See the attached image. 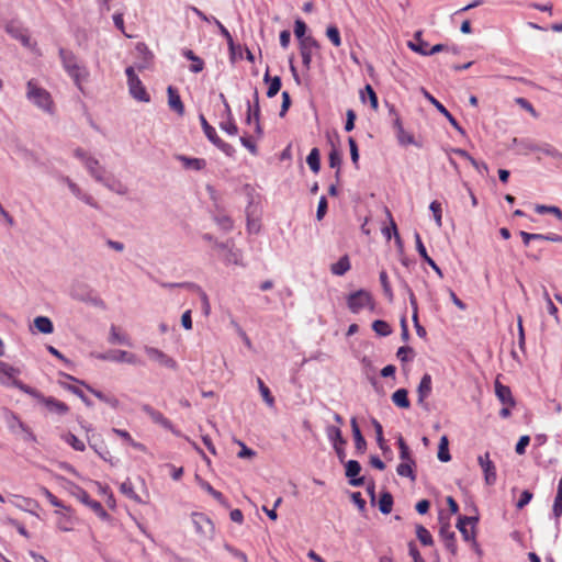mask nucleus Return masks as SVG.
Segmentation results:
<instances>
[{
  "instance_id": "obj_55",
  "label": "nucleus",
  "mask_w": 562,
  "mask_h": 562,
  "mask_svg": "<svg viewBox=\"0 0 562 562\" xmlns=\"http://www.w3.org/2000/svg\"><path fill=\"white\" fill-rule=\"evenodd\" d=\"M372 423V426L374 427V430H375V435H376V442L379 445V447L384 450L385 449V440H384V437H383V428H382V425L380 424L379 420H376L375 418H372L371 420Z\"/></svg>"
},
{
  "instance_id": "obj_4",
  "label": "nucleus",
  "mask_w": 562,
  "mask_h": 562,
  "mask_svg": "<svg viewBox=\"0 0 562 562\" xmlns=\"http://www.w3.org/2000/svg\"><path fill=\"white\" fill-rule=\"evenodd\" d=\"M347 306L351 313L358 314L361 310L374 307L372 294L367 290H358L347 296Z\"/></svg>"
},
{
  "instance_id": "obj_30",
  "label": "nucleus",
  "mask_w": 562,
  "mask_h": 562,
  "mask_svg": "<svg viewBox=\"0 0 562 562\" xmlns=\"http://www.w3.org/2000/svg\"><path fill=\"white\" fill-rule=\"evenodd\" d=\"M182 55L192 61L190 70L194 74L201 72L204 68V61L196 56L191 49H184Z\"/></svg>"
},
{
  "instance_id": "obj_25",
  "label": "nucleus",
  "mask_w": 562,
  "mask_h": 562,
  "mask_svg": "<svg viewBox=\"0 0 562 562\" xmlns=\"http://www.w3.org/2000/svg\"><path fill=\"white\" fill-rule=\"evenodd\" d=\"M407 46L415 53L419 54V55H423V56H428V43L426 41L423 40L422 37V31H418L415 33L414 35V41H409L407 43Z\"/></svg>"
},
{
  "instance_id": "obj_14",
  "label": "nucleus",
  "mask_w": 562,
  "mask_h": 562,
  "mask_svg": "<svg viewBox=\"0 0 562 562\" xmlns=\"http://www.w3.org/2000/svg\"><path fill=\"white\" fill-rule=\"evenodd\" d=\"M439 536L443 541L445 548L452 554L456 555L458 552L456 532L451 529L449 522L441 525Z\"/></svg>"
},
{
  "instance_id": "obj_32",
  "label": "nucleus",
  "mask_w": 562,
  "mask_h": 562,
  "mask_svg": "<svg viewBox=\"0 0 562 562\" xmlns=\"http://www.w3.org/2000/svg\"><path fill=\"white\" fill-rule=\"evenodd\" d=\"M109 342L113 344V345L114 344H123L126 346H132L130 338L125 334H122L119 330V328L114 325H112L110 328Z\"/></svg>"
},
{
  "instance_id": "obj_34",
  "label": "nucleus",
  "mask_w": 562,
  "mask_h": 562,
  "mask_svg": "<svg viewBox=\"0 0 562 562\" xmlns=\"http://www.w3.org/2000/svg\"><path fill=\"white\" fill-rule=\"evenodd\" d=\"M266 82H269L267 97L273 98L281 89V78L279 76H276L273 78L269 77V72L267 71L263 77Z\"/></svg>"
},
{
  "instance_id": "obj_15",
  "label": "nucleus",
  "mask_w": 562,
  "mask_h": 562,
  "mask_svg": "<svg viewBox=\"0 0 562 562\" xmlns=\"http://www.w3.org/2000/svg\"><path fill=\"white\" fill-rule=\"evenodd\" d=\"M424 97L441 113L443 114L449 123L462 135H464V130L460 126L458 121L453 117V115L446 109V106L440 103L436 98H434L427 90L423 89Z\"/></svg>"
},
{
  "instance_id": "obj_35",
  "label": "nucleus",
  "mask_w": 562,
  "mask_h": 562,
  "mask_svg": "<svg viewBox=\"0 0 562 562\" xmlns=\"http://www.w3.org/2000/svg\"><path fill=\"white\" fill-rule=\"evenodd\" d=\"M35 328L43 334H52L54 330V326L52 321L45 316H37L34 319Z\"/></svg>"
},
{
  "instance_id": "obj_50",
  "label": "nucleus",
  "mask_w": 562,
  "mask_h": 562,
  "mask_svg": "<svg viewBox=\"0 0 562 562\" xmlns=\"http://www.w3.org/2000/svg\"><path fill=\"white\" fill-rule=\"evenodd\" d=\"M328 162L330 168H337L336 177L340 173L341 155L337 148H333L328 156Z\"/></svg>"
},
{
  "instance_id": "obj_18",
  "label": "nucleus",
  "mask_w": 562,
  "mask_h": 562,
  "mask_svg": "<svg viewBox=\"0 0 562 562\" xmlns=\"http://www.w3.org/2000/svg\"><path fill=\"white\" fill-rule=\"evenodd\" d=\"M494 387H495V395L503 405H507L508 407L516 406V401L513 396V393H512V390L509 389V386L502 384L501 381L498 379H496L495 383H494Z\"/></svg>"
},
{
  "instance_id": "obj_23",
  "label": "nucleus",
  "mask_w": 562,
  "mask_h": 562,
  "mask_svg": "<svg viewBox=\"0 0 562 562\" xmlns=\"http://www.w3.org/2000/svg\"><path fill=\"white\" fill-rule=\"evenodd\" d=\"M143 412L146 413L149 418L155 423V424H158L167 429L171 428V422L164 416L162 413H160L159 411L153 408L150 405H143L142 407Z\"/></svg>"
},
{
  "instance_id": "obj_47",
  "label": "nucleus",
  "mask_w": 562,
  "mask_h": 562,
  "mask_svg": "<svg viewBox=\"0 0 562 562\" xmlns=\"http://www.w3.org/2000/svg\"><path fill=\"white\" fill-rule=\"evenodd\" d=\"M413 465H415V462L412 463L409 461H402L397 468H396V472L400 476H406V477H411L412 480L415 479V475L413 473Z\"/></svg>"
},
{
  "instance_id": "obj_48",
  "label": "nucleus",
  "mask_w": 562,
  "mask_h": 562,
  "mask_svg": "<svg viewBox=\"0 0 562 562\" xmlns=\"http://www.w3.org/2000/svg\"><path fill=\"white\" fill-rule=\"evenodd\" d=\"M372 329L380 336H389L392 333L391 326L385 321H374L372 324Z\"/></svg>"
},
{
  "instance_id": "obj_29",
  "label": "nucleus",
  "mask_w": 562,
  "mask_h": 562,
  "mask_svg": "<svg viewBox=\"0 0 562 562\" xmlns=\"http://www.w3.org/2000/svg\"><path fill=\"white\" fill-rule=\"evenodd\" d=\"M351 268L349 257L342 256L337 262L330 266V271L335 276H344Z\"/></svg>"
},
{
  "instance_id": "obj_41",
  "label": "nucleus",
  "mask_w": 562,
  "mask_h": 562,
  "mask_svg": "<svg viewBox=\"0 0 562 562\" xmlns=\"http://www.w3.org/2000/svg\"><path fill=\"white\" fill-rule=\"evenodd\" d=\"M393 497L389 492L382 493L379 501V509L383 514H390L392 512Z\"/></svg>"
},
{
  "instance_id": "obj_57",
  "label": "nucleus",
  "mask_w": 562,
  "mask_h": 562,
  "mask_svg": "<svg viewBox=\"0 0 562 562\" xmlns=\"http://www.w3.org/2000/svg\"><path fill=\"white\" fill-rule=\"evenodd\" d=\"M538 151L547 155V156H550V157H553V158H561L562 157V154L555 148L553 147L552 145H549V144H544V145H541L537 148Z\"/></svg>"
},
{
  "instance_id": "obj_59",
  "label": "nucleus",
  "mask_w": 562,
  "mask_h": 562,
  "mask_svg": "<svg viewBox=\"0 0 562 562\" xmlns=\"http://www.w3.org/2000/svg\"><path fill=\"white\" fill-rule=\"evenodd\" d=\"M530 442V437L528 435H524L519 438L518 442L516 443L515 451L517 454H524L526 452V448Z\"/></svg>"
},
{
  "instance_id": "obj_17",
  "label": "nucleus",
  "mask_w": 562,
  "mask_h": 562,
  "mask_svg": "<svg viewBox=\"0 0 562 562\" xmlns=\"http://www.w3.org/2000/svg\"><path fill=\"white\" fill-rule=\"evenodd\" d=\"M255 105L251 106L250 104H248V110H247V117H246V123L247 124H251L254 122V130L255 132L261 136L262 135V128H261V125H260V106H259V100H258V92L256 91L255 92Z\"/></svg>"
},
{
  "instance_id": "obj_26",
  "label": "nucleus",
  "mask_w": 562,
  "mask_h": 562,
  "mask_svg": "<svg viewBox=\"0 0 562 562\" xmlns=\"http://www.w3.org/2000/svg\"><path fill=\"white\" fill-rule=\"evenodd\" d=\"M85 386L87 387V390L92 393L98 400H100L101 402L108 404L110 407H112L113 409H117L120 407V401L116 396L114 395H109V394H104L103 392L99 391V390H95L87 384H85Z\"/></svg>"
},
{
  "instance_id": "obj_64",
  "label": "nucleus",
  "mask_w": 562,
  "mask_h": 562,
  "mask_svg": "<svg viewBox=\"0 0 562 562\" xmlns=\"http://www.w3.org/2000/svg\"><path fill=\"white\" fill-rule=\"evenodd\" d=\"M221 128L223 131H225L227 134L229 135H236L238 133V127L237 125L235 124V122L233 120H228L227 122L225 123H222L221 124Z\"/></svg>"
},
{
  "instance_id": "obj_33",
  "label": "nucleus",
  "mask_w": 562,
  "mask_h": 562,
  "mask_svg": "<svg viewBox=\"0 0 562 562\" xmlns=\"http://www.w3.org/2000/svg\"><path fill=\"white\" fill-rule=\"evenodd\" d=\"M179 159L183 164V167L187 169L202 170L206 166V161L203 158H189L186 156H180Z\"/></svg>"
},
{
  "instance_id": "obj_12",
  "label": "nucleus",
  "mask_w": 562,
  "mask_h": 562,
  "mask_svg": "<svg viewBox=\"0 0 562 562\" xmlns=\"http://www.w3.org/2000/svg\"><path fill=\"white\" fill-rule=\"evenodd\" d=\"M144 350L150 360L159 363L160 366L171 370H176L178 368L177 361L164 351L148 346H146Z\"/></svg>"
},
{
  "instance_id": "obj_39",
  "label": "nucleus",
  "mask_w": 562,
  "mask_h": 562,
  "mask_svg": "<svg viewBox=\"0 0 562 562\" xmlns=\"http://www.w3.org/2000/svg\"><path fill=\"white\" fill-rule=\"evenodd\" d=\"M361 100L366 102V98L368 97L371 108L376 111L379 108L378 97L375 91L370 85L364 87V90L361 91Z\"/></svg>"
},
{
  "instance_id": "obj_42",
  "label": "nucleus",
  "mask_w": 562,
  "mask_h": 562,
  "mask_svg": "<svg viewBox=\"0 0 562 562\" xmlns=\"http://www.w3.org/2000/svg\"><path fill=\"white\" fill-rule=\"evenodd\" d=\"M416 536L422 544L424 546H432L434 539L431 533L424 526L418 525L416 527Z\"/></svg>"
},
{
  "instance_id": "obj_24",
  "label": "nucleus",
  "mask_w": 562,
  "mask_h": 562,
  "mask_svg": "<svg viewBox=\"0 0 562 562\" xmlns=\"http://www.w3.org/2000/svg\"><path fill=\"white\" fill-rule=\"evenodd\" d=\"M350 424H351V430H352L356 450L359 453H364V451L367 449V441L361 434V430L358 426L356 417L351 418Z\"/></svg>"
},
{
  "instance_id": "obj_2",
  "label": "nucleus",
  "mask_w": 562,
  "mask_h": 562,
  "mask_svg": "<svg viewBox=\"0 0 562 562\" xmlns=\"http://www.w3.org/2000/svg\"><path fill=\"white\" fill-rule=\"evenodd\" d=\"M20 391L35 398L40 404L46 407V409L50 413L57 415H66L69 412V407L66 403L53 397V396H44L40 391L30 386L23 385L20 386Z\"/></svg>"
},
{
  "instance_id": "obj_38",
  "label": "nucleus",
  "mask_w": 562,
  "mask_h": 562,
  "mask_svg": "<svg viewBox=\"0 0 562 562\" xmlns=\"http://www.w3.org/2000/svg\"><path fill=\"white\" fill-rule=\"evenodd\" d=\"M200 122H201L203 132H204L205 136L207 137V139L212 144L218 142L220 137H218L215 128L212 125L209 124V122L206 121V119L202 114L200 115Z\"/></svg>"
},
{
  "instance_id": "obj_19",
  "label": "nucleus",
  "mask_w": 562,
  "mask_h": 562,
  "mask_svg": "<svg viewBox=\"0 0 562 562\" xmlns=\"http://www.w3.org/2000/svg\"><path fill=\"white\" fill-rule=\"evenodd\" d=\"M105 360H111L115 362H126L130 364H136L138 363L137 357L134 353L124 351V350H115L112 352H109L108 355H104L101 357Z\"/></svg>"
},
{
  "instance_id": "obj_40",
  "label": "nucleus",
  "mask_w": 562,
  "mask_h": 562,
  "mask_svg": "<svg viewBox=\"0 0 562 562\" xmlns=\"http://www.w3.org/2000/svg\"><path fill=\"white\" fill-rule=\"evenodd\" d=\"M257 384L263 401L268 406L272 407L274 405V397L272 396L269 387L260 378H257Z\"/></svg>"
},
{
  "instance_id": "obj_61",
  "label": "nucleus",
  "mask_w": 562,
  "mask_h": 562,
  "mask_svg": "<svg viewBox=\"0 0 562 562\" xmlns=\"http://www.w3.org/2000/svg\"><path fill=\"white\" fill-rule=\"evenodd\" d=\"M532 493L528 490H525L520 494V498L518 499L516 507L517 509H522L526 505L529 504V502L532 499Z\"/></svg>"
},
{
  "instance_id": "obj_62",
  "label": "nucleus",
  "mask_w": 562,
  "mask_h": 562,
  "mask_svg": "<svg viewBox=\"0 0 562 562\" xmlns=\"http://www.w3.org/2000/svg\"><path fill=\"white\" fill-rule=\"evenodd\" d=\"M305 32H306V24L297 19L295 21V25H294V34L295 36L301 41L302 38H305Z\"/></svg>"
},
{
  "instance_id": "obj_58",
  "label": "nucleus",
  "mask_w": 562,
  "mask_h": 562,
  "mask_svg": "<svg viewBox=\"0 0 562 562\" xmlns=\"http://www.w3.org/2000/svg\"><path fill=\"white\" fill-rule=\"evenodd\" d=\"M348 144H349V148H350L351 160H352L353 165L356 166V168H359V166H358V162H359L358 145L352 137H349Z\"/></svg>"
},
{
  "instance_id": "obj_60",
  "label": "nucleus",
  "mask_w": 562,
  "mask_h": 562,
  "mask_svg": "<svg viewBox=\"0 0 562 562\" xmlns=\"http://www.w3.org/2000/svg\"><path fill=\"white\" fill-rule=\"evenodd\" d=\"M214 145L218 149H221L226 156L233 157L235 154V148L231 144L222 140L221 138H218V142L214 143Z\"/></svg>"
},
{
  "instance_id": "obj_7",
  "label": "nucleus",
  "mask_w": 562,
  "mask_h": 562,
  "mask_svg": "<svg viewBox=\"0 0 562 562\" xmlns=\"http://www.w3.org/2000/svg\"><path fill=\"white\" fill-rule=\"evenodd\" d=\"M74 495L77 497L78 501L88 506L100 519L108 520L110 518V515L104 509L102 504L98 501L92 499L88 492L85 491L83 488L77 487Z\"/></svg>"
},
{
  "instance_id": "obj_56",
  "label": "nucleus",
  "mask_w": 562,
  "mask_h": 562,
  "mask_svg": "<svg viewBox=\"0 0 562 562\" xmlns=\"http://www.w3.org/2000/svg\"><path fill=\"white\" fill-rule=\"evenodd\" d=\"M120 491H121L124 495H126L127 497H130V498H132V499H134V501H136V502H139V497H138V495L135 493L134 487H133V485H132L131 481H125V482H123V483L121 484V486H120Z\"/></svg>"
},
{
  "instance_id": "obj_45",
  "label": "nucleus",
  "mask_w": 562,
  "mask_h": 562,
  "mask_svg": "<svg viewBox=\"0 0 562 562\" xmlns=\"http://www.w3.org/2000/svg\"><path fill=\"white\" fill-rule=\"evenodd\" d=\"M553 515L555 519H559L562 515V477L558 484V492L553 503Z\"/></svg>"
},
{
  "instance_id": "obj_22",
  "label": "nucleus",
  "mask_w": 562,
  "mask_h": 562,
  "mask_svg": "<svg viewBox=\"0 0 562 562\" xmlns=\"http://www.w3.org/2000/svg\"><path fill=\"white\" fill-rule=\"evenodd\" d=\"M168 92V104L171 110L177 112L178 115L182 116L184 114V105L181 101V98L173 87L169 86L167 89Z\"/></svg>"
},
{
  "instance_id": "obj_36",
  "label": "nucleus",
  "mask_w": 562,
  "mask_h": 562,
  "mask_svg": "<svg viewBox=\"0 0 562 562\" xmlns=\"http://www.w3.org/2000/svg\"><path fill=\"white\" fill-rule=\"evenodd\" d=\"M306 162L314 173H317L321 169V154L318 148L314 147L310 151Z\"/></svg>"
},
{
  "instance_id": "obj_52",
  "label": "nucleus",
  "mask_w": 562,
  "mask_h": 562,
  "mask_svg": "<svg viewBox=\"0 0 562 562\" xmlns=\"http://www.w3.org/2000/svg\"><path fill=\"white\" fill-rule=\"evenodd\" d=\"M326 35L334 46L339 47L341 45V37L337 26H328L326 30Z\"/></svg>"
},
{
  "instance_id": "obj_44",
  "label": "nucleus",
  "mask_w": 562,
  "mask_h": 562,
  "mask_svg": "<svg viewBox=\"0 0 562 562\" xmlns=\"http://www.w3.org/2000/svg\"><path fill=\"white\" fill-rule=\"evenodd\" d=\"M380 282H381L384 295L387 297V300L390 302H392L394 299V294H393V290H392V286L389 281L387 273L384 270H382L380 272Z\"/></svg>"
},
{
  "instance_id": "obj_20",
  "label": "nucleus",
  "mask_w": 562,
  "mask_h": 562,
  "mask_svg": "<svg viewBox=\"0 0 562 562\" xmlns=\"http://www.w3.org/2000/svg\"><path fill=\"white\" fill-rule=\"evenodd\" d=\"M415 241H416V249L420 257L436 271V273L442 278L443 273L441 269L438 267V265L428 256V252L426 250V247L423 244L422 237L419 233L415 234Z\"/></svg>"
},
{
  "instance_id": "obj_9",
  "label": "nucleus",
  "mask_w": 562,
  "mask_h": 562,
  "mask_svg": "<svg viewBox=\"0 0 562 562\" xmlns=\"http://www.w3.org/2000/svg\"><path fill=\"white\" fill-rule=\"evenodd\" d=\"M0 383L3 385H13L14 387L20 390V386L25 385L22 381L18 379L20 374V370L10 366L7 362L0 361Z\"/></svg>"
},
{
  "instance_id": "obj_53",
  "label": "nucleus",
  "mask_w": 562,
  "mask_h": 562,
  "mask_svg": "<svg viewBox=\"0 0 562 562\" xmlns=\"http://www.w3.org/2000/svg\"><path fill=\"white\" fill-rule=\"evenodd\" d=\"M430 211L434 214V218L438 227L442 226V210L441 203L438 201H432L429 205Z\"/></svg>"
},
{
  "instance_id": "obj_43",
  "label": "nucleus",
  "mask_w": 562,
  "mask_h": 562,
  "mask_svg": "<svg viewBox=\"0 0 562 562\" xmlns=\"http://www.w3.org/2000/svg\"><path fill=\"white\" fill-rule=\"evenodd\" d=\"M448 445H449L448 438L446 436H442L440 439V442H439V447H438V459L442 462H448L451 460Z\"/></svg>"
},
{
  "instance_id": "obj_49",
  "label": "nucleus",
  "mask_w": 562,
  "mask_h": 562,
  "mask_svg": "<svg viewBox=\"0 0 562 562\" xmlns=\"http://www.w3.org/2000/svg\"><path fill=\"white\" fill-rule=\"evenodd\" d=\"M397 446H398V449H400V458H401V460L402 461H409V462L414 463V460L411 457L409 448H408V446L406 445L405 440L403 439V437L401 435L397 438Z\"/></svg>"
},
{
  "instance_id": "obj_10",
  "label": "nucleus",
  "mask_w": 562,
  "mask_h": 562,
  "mask_svg": "<svg viewBox=\"0 0 562 562\" xmlns=\"http://www.w3.org/2000/svg\"><path fill=\"white\" fill-rule=\"evenodd\" d=\"M318 48H319V45L314 37L307 36V37L301 40L300 54L302 57L303 66L305 68L308 69L311 67L313 54Z\"/></svg>"
},
{
  "instance_id": "obj_6",
  "label": "nucleus",
  "mask_w": 562,
  "mask_h": 562,
  "mask_svg": "<svg viewBox=\"0 0 562 562\" xmlns=\"http://www.w3.org/2000/svg\"><path fill=\"white\" fill-rule=\"evenodd\" d=\"M5 31L13 38H15L19 42H21V44L24 47H26V48H29L31 50H35V48L37 46V43L33 42L31 40L29 30L26 27H24L22 24H20L18 22H14V21H11V22L7 23Z\"/></svg>"
},
{
  "instance_id": "obj_3",
  "label": "nucleus",
  "mask_w": 562,
  "mask_h": 562,
  "mask_svg": "<svg viewBox=\"0 0 562 562\" xmlns=\"http://www.w3.org/2000/svg\"><path fill=\"white\" fill-rule=\"evenodd\" d=\"M27 92L26 95L29 100H31L36 106L41 108L46 112H53L54 102L52 100L50 93L38 87L34 80H30L27 82Z\"/></svg>"
},
{
  "instance_id": "obj_21",
  "label": "nucleus",
  "mask_w": 562,
  "mask_h": 562,
  "mask_svg": "<svg viewBox=\"0 0 562 562\" xmlns=\"http://www.w3.org/2000/svg\"><path fill=\"white\" fill-rule=\"evenodd\" d=\"M361 471V465L356 460H350L346 463V475L350 477V484L353 486H359L363 484L362 477H357Z\"/></svg>"
},
{
  "instance_id": "obj_13",
  "label": "nucleus",
  "mask_w": 562,
  "mask_h": 562,
  "mask_svg": "<svg viewBox=\"0 0 562 562\" xmlns=\"http://www.w3.org/2000/svg\"><path fill=\"white\" fill-rule=\"evenodd\" d=\"M477 462L484 473V481L486 485H494L497 475L495 464L490 458V452H485L484 454L479 456Z\"/></svg>"
},
{
  "instance_id": "obj_11",
  "label": "nucleus",
  "mask_w": 562,
  "mask_h": 562,
  "mask_svg": "<svg viewBox=\"0 0 562 562\" xmlns=\"http://www.w3.org/2000/svg\"><path fill=\"white\" fill-rule=\"evenodd\" d=\"M192 522L195 531L204 538H210L214 532V525L212 520L202 513L192 514Z\"/></svg>"
},
{
  "instance_id": "obj_16",
  "label": "nucleus",
  "mask_w": 562,
  "mask_h": 562,
  "mask_svg": "<svg viewBox=\"0 0 562 562\" xmlns=\"http://www.w3.org/2000/svg\"><path fill=\"white\" fill-rule=\"evenodd\" d=\"M476 518L460 516L458 519L457 528L461 532L464 541H471L475 538L474 522Z\"/></svg>"
},
{
  "instance_id": "obj_54",
  "label": "nucleus",
  "mask_w": 562,
  "mask_h": 562,
  "mask_svg": "<svg viewBox=\"0 0 562 562\" xmlns=\"http://www.w3.org/2000/svg\"><path fill=\"white\" fill-rule=\"evenodd\" d=\"M396 137L402 146L416 145L414 136L405 130L398 131Z\"/></svg>"
},
{
  "instance_id": "obj_63",
  "label": "nucleus",
  "mask_w": 562,
  "mask_h": 562,
  "mask_svg": "<svg viewBox=\"0 0 562 562\" xmlns=\"http://www.w3.org/2000/svg\"><path fill=\"white\" fill-rule=\"evenodd\" d=\"M408 551L414 562H425L416 544L413 541L408 543Z\"/></svg>"
},
{
  "instance_id": "obj_31",
  "label": "nucleus",
  "mask_w": 562,
  "mask_h": 562,
  "mask_svg": "<svg viewBox=\"0 0 562 562\" xmlns=\"http://www.w3.org/2000/svg\"><path fill=\"white\" fill-rule=\"evenodd\" d=\"M392 402L401 407L408 408L411 406V402L408 400V392L406 389H398L392 394Z\"/></svg>"
},
{
  "instance_id": "obj_5",
  "label": "nucleus",
  "mask_w": 562,
  "mask_h": 562,
  "mask_svg": "<svg viewBox=\"0 0 562 562\" xmlns=\"http://www.w3.org/2000/svg\"><path fill=\"white\" fill-rule=\"evenodd\" d=\"M125 74L127 76L128 90L132 97L140 102H149L150 97L140 79L135 74L134 68L127 67Z\"/></svg>"
},
{
  "instance_id": "obj_28",
  "label": "nucleus",
  "mask_w": 562,
  "mask_h": 562,
  "mask_svg": "<svg viewBox=\"0 0 562 562\" xmlns=\"http://www.w3.org/2000/svg\"><path fill=\"white\" fill-rule=\"evenodd\" d=\"M195 480L206 493L214 497L218 503L226 505V499L220 491L213 488V486L209 482L202 480L199 475H195Z\"/></svg>"
},
{
  "instance_id": "obj_51",
  "label": "nucleus",
  "mask_w": 562,
  "mask_h": 562,
  "mask_svg": "<svg viewBox=\"0 0 562 562\" xmlns=\"http://www.w3.org/2000/svg\"><path fill=\"white\" fill-rule=\"evenodd\" d=\"M65 441L71 446L72 449H75L76 451H85L86 450V445L85 442L79 439L77 436H75L74 434H67L65 436Z\"/></svg>"
},
{
  "instance_id": "obj_8",
  "label": "nucleus",
  "mask_w": 562,
  "mask_h": 562,
  "mask_svg": "<svg viewBox=\"0 0 562 562\" xmlns=\"http://www.w3.org/2000/svg\"><path fill=\"white\" fill-rule=\"evenodd\" d=\"M326 435L328 439L333 442V447L338 459L344 462L346 459V450L345 447L347 445L346 439L342 437L341 430L336 426H327Z\"/></svg>"
},
{
  "instance_id": "obj_1",
  "label": "nucleus",
  "mask_w": 562,
  "mask_h": 562,
  "mask_svg": "<svg viewBox=\"0 0 562 562\" xmlns=\"http://www.w3.org/2000/svg\"><path fill=\"white\" fill-rule=\"evenodd\" d=\"M59 57L67 74L74 79L77 87L81 89V82L88 78V70L77 63V57L71 50L60 48Z\"/></svg>"
},
{
  "instance_id": "obj_46",
  "label": "nucleus",
  "mask_w": 562,
  "mask_h": 562,
  "mask_svg": "<svg viewBox=\"0 0 562 562\" xmlns=\"http://www.w3.org/2000/svg\"><path fill=\"white\" fill-rule=\"evenodd\" d=\"M538 214L550 213L553 214L558 220L562 221V211L558 206L538 204L535 207Z\"/></svg>"
},
{
  "instance_id": "obj_37",
  "label": "nucleus",
  "mask_w": 562,
  "mask_h": 562,
  "mask_svg": "<svg viewBox=\"0 0 562 562\" xmlns=\"http://www.w3.org/2000/svg\"><path fill=\"white\" fill-rule=\"evenodd\" d=\"M83 164L97 180H102V168L100 167L99 161L97 159L92 157H87Z\"/></svg>"
},
{
  "instance_id": "obj_27",
  "label": "nucleus",
  "mask_w": 562,
  "mask_h": 562,
  "mask_svg": "<svg viewBox=\"0 0 562 562\" xmlns=\"http://www.w3.org/2000/svg\"><path fill=\"white\" fill-rule=\"evenodd\" d=\"M418 403H423L431 393V375L425 373L419 382L418 389Z\"/></svg>"
}]
</instances>
